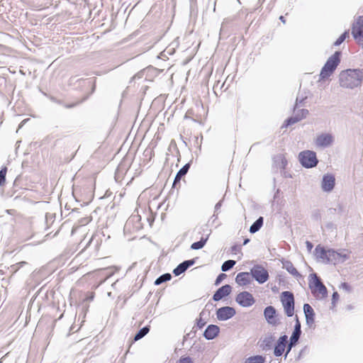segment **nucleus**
<instances>
[{
  "label": "nucleus",
  "mask_w": 363,
  "mask_h": 363,
  "mask_svg": "<svg viewBox=\"0 0 363 363\" xmlns=\"http://www.w3.org/2000/svg\"><path fill=\"white\" fill-rule=\"evenodd\" d=\"M363 81V69H348L343 70L339 75L340 86L346 89H354L361 85Z\"/></svg>",
  "instance_id": "1"
},
{
  "label": "nucleus",
  "mask_w": 363,
  "mask_h": 363,
  "mask_svg": "<svg viewBox=\"0 0 363 363\" xmlns=\"http://www.w3.org/2000/svg\"><path fill=\"white\" fill-rule=\"evenodd\" d=\"M341 52L336 51L326 61L320 73V80L330 77L340 62Z\"/></svg>",
  "instance_id": "2"
},
{
  "label": "nucleus",
  "mask_w": 363,
  "mask_h": 363,
  "mask_svg": "<svg viewBox=\"0 0 363 363\" xmlns=\"http://www.w3.org/2000/svg\"><path fill=\"white\" fill-rule=\"evenodd\" d=\"M308 286L314 296L317 293L320 294L322 298H325L328 296L327 288L315 273L311 274L308 276Z\"/></svg>",
  "instance_id": "3"
},
{
  "label": "nucleus",
  "mask_w": 363,
  "mask_h": 363,
  "mask_svg": "<svg viewBox=\"0 0 363 363\" xmlns=\"http://www.w3.org/2000/svg\"><path fill=\"white\" fill-rule=\"evenodd\" d=\"M281 302L284 312L288 317H291L294 313V296L291 291H283L281 294Z\"/></svg>",
  "instance_id": "4"
},
{
  "label": "nucleus",
  "mask_w": 363,
  "mask_h": 363,
  "mask_svg": "<svg viewBox=\"0 0 363 363\" xmlns=\"http://www.w3.org/2000/svg\"><path fill=\"white\" fill-rule=\"evenodd\" d=\"M301 165L306 168H312L317 165L318 160L316 153L311 150L302 151L298 155Z\"/></svg>",
  "instance_id": "5"
},
{
  "label": "nucleus",
  "mask_w": 363,
  "mask_h": 363,
  "mask_svg": "<svg viewBox=\"0 0 363 363\" xmlns=\"http://www.w3.org/2000/svg\"><path fill=\"white\" fill-rule=\"evenodd\" d=\"M252 277L259 284L265 283L269 279L268 271L262 265L256 264L250 270Z\"/></svg>",
  "instance_id": "6"
},
{
  "label": "nucleus",
  "mask_w": 363,
  "mask_h": 363,
  "mask_svg": "<svg viewBox=\"0 0 363 363\" xmlns=\"http://www.w3.org/2000/svg\"><path fill=\"white\" fill-rule=\"evenodd\" d=\"M352 35L357 43L363 48V16H359L352 24Z\"/></svg>",
  "instance_id": "7"
},
{
  "label": "nucleus",
  "mask_w": 363,
  "mask_h": 363,
  "mask_svg": "<svg viewBox=\"0 0 363 363\" xmlns=\"http://www.w3.org/2000/svg\"><path fill=\"white\" fill-rule=\"evenodd\" d=\"M197 230L198 233L201 234V237L199 241L195 242L191 245V249L195 250H200L203 247L211 234V230L208 229L207 225H203L199 227Z\"/></svg>",
  "instance_id": "8"
},
{
  "label": "nucleus",
  "mask_w": 363,
  "mask_h": 363,
  "mask_svg": "<svg viewBox=\"0 0 363 363\" xmlns=\"http://www.w3.org/2000/svg\"><path fill=\"white\" fill-rule=\"evenodd\" d=\"M264 316L267 323L272 326H277L280 323L278 314L274 306H267L264 309Z\"/></svg>",
  "instance_id": "9"
},
{
  "label": "nucleus",
  "mask_w": 363,
  "mask_h": 363,
  "mask_svg": "<svg viewBox=\"0 0 363 363\" xmlns=\"http://www.w3.org/2000/svg\"><path fill=\"white\" fill-rule=\"evenodd\" d=\"M235 301L242 307H250L255 302L252 295L246 291L239 293L235 298Z\"/></svg>",
  "instance_id": "10"
},
{
  "label": "nucleus",
  "mask_w": 363,
  "mask_h": 363,
  "mask_svg": "<svg viewBox=\"0 0 363 363\" xmlns=\"http://www.w3.org/2000/svg\"><path fill=\"white\" fill-rule=\"evenodd\" d=\"M235 313L236 311L234 308L230 306H223L219 308L216 311V317L218 320L224 321L233 318Z\"/></svg>",
  "instance_id": "11"
},
{
  "label": "nucleus",
  "mask_w": 363,
  "mask_h": 363,
  "mask_svg": "<svg viewBox=\"0 0 363 363\" xmlns=\"http://www.w3.org/2000/svg\"><path fill=\"white\" fill-rule=\"evenodd\" d=\"M333 142L334 137L331 133H322L315 140V145L322 148L330 146Z\"/></svg>",
  "instance_id": "12"
},
{
  "label": "nucleus",
  "mask_w": 363,
  "mask_h": 363,
  "mask_svg": "<svg viewBox=\"0 0 363 363\" xmlns=\"http://www.w3.org/2000/svg\"><path fill=\"white\" fill-rule=\"evenodd\" d=\"M335 178L332 174H324L321 182L322 190L325 192H330L335 187Z\"/></svg>",
  "instance_id": "13"
},
{
  "label": "nucleus",
  "mask_w": 363,
  "mask_h": 363,
  "mask_svg": "<svg viewBox=\"0 0 363 363\" xmlns=\"http://www.w3.org/2000/svg\"><path fill=\"white\" fill-rule=\"evenodd\" d=\"M287 339L288 336L284 335L277 340L274 348V355L275 357H280L283 354L287 345Z\"/></svg>",
  "instance_id": "14"
},
{
  "label": "nucleus",
  "mask_w": 363,
  "mask_h": 363,
  "mask_svg": "<svg viewBox=\"0 0 363 363\" xmlns=\"http://www.w3.org/2000/svg\"><path fill=\"white\" fill-rule=\"evenodd\" d=\"M328 257L325 261V264H336L337 262H343L347 257L346 255H342L340 253L333 249L328 250Z\"/></svg>",
  "instance_id": "15"
},
{
  "label": "nucleus",
  "mask_w": 363,
  "mask_h": 363,
  "mask_svg": "<svg viewBox=\"0 0 363 363\" xmlns=\"http://www.w3.org/2000/svg\"><path fill=\"white\" fill-rule=\"evenodd\" d=\"M275 341V337L272 334H269L261 338L258 342L259 347L263 351H269L272 350Z\"/></svg>",
  "instance_id": "16"
},
{
  "label": "nucleus",
  "mask_w": 363,
  "mask_h": 363,
  "mask_svg": "<svg viewBox=\"0 0 363 363\" xmlns=\"http://www.w3.org/2000/svg\"><path fill=\"white\" fill-rule=\"evenodd\" d=\"M232 291V287L229 284H225L220 287L213 295V300L218 301L225 296H228Z\"/></svg>",
  "instance_id": "17"
},
{
  "label": "nucleus",
  "mask_w": 363,
  "mask_h": 363,
  "mask_svg": "<svg viewBox=\"0 0 363 363\" xmlns=\"http://www.w3.org/2000/svg\"><path fill=\"white\" fill-rule=\"evenodd\" d=\"M220 328L216 325H209L203 333V337L208 340H211L217 337L219 334Z\"/></svg>",
  "instance_id": "18"
},
{
  "label": "nucleus",
  "mask_w": 363,
  "mask_h": 363,
  "mask_svg": "<svg viewBox=\"0 0 363 363\" xmlns=\"http://www.w3.org/2000/svg\"><path fill=\"white\" fill-rule=\"evenodd\" d=\"M301 335V325L297 315H296V323L294 328V331L290 337L289 341L291 343L297 344Z\"/></svg>",
  "instance_id": "19"
},
{
  "label": "nucleus",
  "mask_w": 363,
  "mask_h": 363,
  "mask_svg": "<svg viewBox=\"0 0 363 363\" xmlns=\"http://www.w3.org/2000/svg\"><path fill=\"white\" fill-rule=\"evenodd\" d=\"M252 275L248 272H240L235 277V282L240 286H246L251 283Z\"/></svg>",
  "instance_id": "20"
},
{
  "label": "nucleus",
  "mask_w": 363,
  "mask_h": 363,
  "mask_svg": "<svg viewBox=\"0 0 363 363\" xmlns=\"http://www.w3.org/2000/svg\"><path fill=\"white\" fill-rule=\"evenodd\" d=\"M194 259H188L182 262L179 264L177 265L176 268L173 270V274L175 276H179L184 273L188 268L191 267L194 264Z\"/></svg>",
  "instance_id": "21"
},
{
  "label": "nucleus",
  "mask_w": 363,
  "mask_h": 363,
  "mask_svg": "<svg viewBox=\"0 0 363 363\" xmlns=\"http://www.w3.org/2000/svg\"><path fill=\"white\" fill-rule=\"evenodd\" d=\"M315 256L317 259L325 264V261L328 257V250H325L323 247H321L320 245H318L315 247Z\"/></svg>",
  "instance_id": "22"
},
{
  "label": "nucleus",
  "mask_w": 363,
  "mask_h": 363,
  "mask_svg": "<svg viewBox=\"0 0 363 363\" xmlns=\"http://www.w3.org/2000/svg\"><path fill=\"white\" fill-rule=\"evenodd\" d=\"M190 168L189 163L184 164L177 173L173 182V187H176L177 184H179L183 177H184Z\"/></svg>",
  "instance_id": "23"
},
{
  "label": "nucleus",
  "mask_w": 363,
  "mask_h": 363,
  "mask_svg": "<svg viewBox=\"0 0 363 363\" xmlns=\"http://www.w3.org/2000/svg\"><path fill=\"white\" fill-rule=\"evenodd\" d=\"M282 264H283V268L285 269L291 275H293L296 277H301L300 273L294 267V265L291 261L284 260V261H282Z\"/></svg>",
  "instance_id": "24"
},
{
  "label": "nucleus",
  "mask_w": 363,
  "mask_h": 363,
  "mask_svg": "<svg viewBox=\"0 0 363 363\" xmlns=\"http://www.w3.org/2000/svg\"><path fill=\"white\" fill-rule=\"evenodd\" d=\"M264 218L263 217H259L250 227V232L251 233H255L259 230L263 225Z\"/></svg>",
  "instance_id": "25"
},
{
  "label": "nucleus",
  "mask_w": 363,
  "mask_h": 363,
  "mask_svg": "<svg viewBox=\"0 0 363 363\" xmlns=\"http://www.w3.org/2000/svg\"><path fill=\"white\" fill-rule=\"evenodd\" d=\"M301 117H299L298 116V113H294V116H291V117H289L288 118L284 123L282 125L281 128H286L289 125H291L294 123H296L298 122H299L300 121H301Z\"/></svg>",
  "instance_id": "26"
},
{
  "label": "nucleus",
  "mask_w": 363,
  "mask_h": 363,
  "mask_svg": "<svg viewBox=\"0 0 363 363\" xmlns=\"http://www.w3.org/2000/svg\"><path fill=\"white\" fill-rule=\"evenodd\" d=\"M301 117H299L298 116V113H294V116H291V117H289L288 118L284 123L282 125L281 128H286L289 125H291L294 123H296L298 122H299L300 121H301Z\"/></svg>",
  "instance_id": "27"
},
{
  "label": "nucleus",
  "mask_w": 363,
  "mask_h": 363,
  "mask_svg": "<svg viewBox=\"0 0 363 363\" xmlns=\"http://www.w3.org/2000/svg\"><path fill=\"white\" fill-rule=\"evenodd\" d=\"M265 357L262 355H255L247 358L243 363H264Z\"/></svg>",
  "instance_id": "28"
},
{
  "label": "nucleus",
  "mask_w": 363,
  "mask_h": 363,
  "mask_svg": "<svg viewBox=\"0 0 363 363\" xmlns=\"http://www.w3.org/2000/svg\"><path fill=\"white\" fill-rule=\"evenodd\" d=\"M150 331L149 326H145L142 328L139 331L135 334L134 337V340L138 341L145 337Z\"/></svg>",
  "instance_id": "29"
},
{
  "label": "nucleus",
  "mask_w": 363,
  "mask_h": 363,
  "mask_svg": "<svg viewBox=\"0 0 363 363\" xmlns=\"http://www.w3.org/2000/svg\"><path fill=\"white\" fill-rule=\"evenodd\" d=\"M172 279V275L169 273H165L160 276L158 278L156 279L155 281V285H160L162 283H164L167 281H169Z\"/></svg>",
  "instance_id": "30"
},
{
  "label": "nucleus",
  "mask_w": 363,
  "mask_h": 363,
  "mask_svg": "<svg viewBox=\"0 0 363 363\" xmlns=\"http://www.w3.org/2000/svg\"><path fill=\"white\" fill-rule=\"evenodd\" d=\"M235 264L236 262L233 259H228L227 261H225L221 266V270L223 272H228L230 269H231Z\"/></svg>",
  "instance_id": "31"
},
{
  "label": "nucleus",
  "mask_w": 363,
  "mask_h": 363,
  "mask_svg": "<svg viewBox=\"0 0 363 363\" xmlns=\"http://www.w3.org/2000/svg\"><path fill=\"white\" fill-rule=\"evenodd\" d=\"M303 313L306 318L315 316L314 310L308 303L303 305Z\"/></svg>",
  "instance_id": "32"
},
{
  "label": "nucleus",
  "mask_w": 363,
  "mask_h": 363,
  "mask_svg": "<svg viewBox=\"0 0 363 363\" xmlns=\"http://www.w3.org/2000/svg\"><path fill=\"white\" fill-rule=\"evenodd\" d=\"M349 37V30H345L333 43L334 46H339Z\"/></svg>",
  "instance_id": "33"
},
{
  "label": "nucleus",
  "mask_w": 363,
  "mask_h": 363,
  "mask_svg": "<svg viewBox=\"0 0 363 363\" xmlns=\"http://www.w3.org/2000/svg\"><path fill=\"white\" fill-rule=\"evenodd\" d=\"M6 172L7 168L6 167H2L0 170V186L5 183Z\"/></svg>",
  "instance_id": "34"
},
{
  "label": "nucleus",
  "mask_w": 363,
  "mask_h": 363,
  "mask_svg": "<svg viewBox=\"0 0 363 363\" xmlns=\"http://www.w3.org/2000/svg\"><path fill=\"white\" fill-rule=\"evenodd\" d=\"M205 315V312L203 311L201 312L200 313V317L197 320V327L199 328H202L206 324V321L203 318V316Z\"/></svg>",
  "instance_id": "35"
},
{
  "label": "nucleus",
  "mask_w": 363,
  "mask_h": 363,
  "mask_svg": "<svg viewBox=\"0 0 363 363\" xmlns=\"http://www.w3.org/2000/svg\"><path fill=\"white\" fill-rule=\"evenodd\" d=\"M294 113H298V116L299 117H301V119H303L305 118H306V116H308V111L307 109H300V110H297V108L296 109V111H294Z\"/></svg>",
  "instance_id": "36"
},
{
  "label": "nucleus",
  "mask_w": 363,
  "mask_h": 363,
  "mask_svg": "<svg viewBox=\"0 0 363 363\" xmlns=\"http://www.w3.org/2000/svg\"><path fill=\"white\" fill-rule=\"evenodd\" d=\"M296 345V343H291V341H288L287 340V345H286V353L284 354V358L286 359L288 356V354L290 352V351L291 350V349L295 347Z\"/></svg>",
  "instance_id": "37"
},
{
  "label": "nucleus",
  "mask_w": 363,
  "mask_h": 363,
  "mask_svg": "<svg viewBox=\"0 0 363 363\" xmlns=\"http://www.w3.org/2000/svg\"><path fill=\"white\" fill-rule=\"evenodd\" d=\"M140 220V217L139 216H132L126 222L125 228H127L130 223L134 221H138Z\"/></svg>",
  "instance_id": "38"
},
{
  "label": "nucleus",
  "mask_w": 363,
  "mask_h": 363,
  "mask_svg": "<svg viewBox=\"0 0 363 363\" xmlns=\"http://www.w3.org/2000/svg\"><path fill=\"white\" fill-rule=\"evenodd\" d=\"M226 277H227V275H226L225 274H223V273L220 274L217 277V278H216V281H215V285H218V284H220V282H221L224 279H225V278H226Z\"/></svg>",
  "instance_id": "39"
},
{
  "label": "nucleus",
  "mask_w": 363,
  "mask_h": 363,
  "mask_svg": "<svg viewBox=\"0 0 363 363\" xmlns=\"http://www.w3.org/2000/svg\"><path fill=\"white\" fill-rule=\"evenodd\" d=\"M315 322V316L306 318V323L308 327H311Z\"/></svg>",
  "instance_id": "40"
},
{
  "label": "nucleus",
  "mask_w": 363,
  "mask_h": 363,
  "mask_svg": "<svg viewBox=\"0 0 363 363\" xmlns=\"http://www.w3.org/2000/svg\"><path fill=\"white\" fill-rule=\"evenodd\" d=\"M339 299V294L337 291L333 292L332 295V305L334 306L335 305V303Z\"/></svg>",
  "instance_id": "41"
},
{
  "label": "nucleus",
  "mask_w": 363,
  "mask_h": 363,
  "mask_svg": "<svg viewBox=\"0 0 363 363\" xmlns=\"http://www.w3.org/2000/svg\"><path fill=\"white\" fill-rule=\"evenodd\" d=\"M179 363H193L192 359L189 357H181Z\"/></svg>",
  "instance_id": "42"
},
{
  "label": "nucleus",
  "mask_w": 363,
  "mask_h": 363,
  "mask_svg": "<svg viewBox=\"0 0 363 363\" xmlns=\"http://www.w3.org/2000/svg\"><path fill=\"white\" fill-rule=\"evenodd\" d=\"M304 100H305V98L299 99L298 96L296 98V104L294 108V111H296V109L298 108V105L302 104Z\"/></svg>",
  "instance_id": "43"
},
{
  "label": "nucleus",
  "mask_w": 363,
  "mask_h": 363,
  "mask_svg": "<svg viewBox=\"0 0 363 363\" xmlns=\"http://www.w3.org/2000/svg\"><path fill=\"white\" fill-rule=\"evenodd\" d=\"M341 288L345 289L347 291H350V289H351L350 286L346 282L341 284Z\"/></svg>",
  "instance_id": "44"
},
{
  "label": "nucleus",
  "mask_w": 363,
  "mask_h": 363,
  "mask_svg": "<svg viewBox=\"0 0 363 363\" xmlns=\"http://www.w3.org/2000/svg\"><path fill=\"white\" fill-rule=\"evenodd\" d=\"M306 245L307 250L308 251H311L313 247V245L310 241H306Z\"/></svg>",
  "instance_id": "45"
},
{
  "label": "nucleus",
  "mask_w": 363,
  "mask_h": 363,
  "mask_svg": "<svg viewBox=\"0 0 363 363\" xmlns=\"http://www.w3.org/2000/svg\"><path fill=\"white\" fill-rule=\"evenodd\" d=\"M231 250L232 252L236 253L237 252H239L240 251V246H238V245H233L232 247H231Z\"/></svg>",
  "instance_id": "46"
},
{
  "label": "nucleus",
  "mask_w": 363,
  "mask_h": 363,
  "mask_svg": "<svg viewBox=\"0 0 363 363\" xmlns=\"http://www.w3.org/2000/svg\"><path fill=\"white\" fill-rule=\"evenodd\" d=\"M222 206V201H218L215 206V212H217Z\"/></svg>",
  "instance_id": "47"
},
{
  "label": "nucleus",
  "mask_w": 363,
  "mask_h": 363,
  "mask_svg": "<svg viewBox=\"0 0 363 363\" xmlns=\"http://www.w3.org/2000/svg\"><path fill=\"white\" fill-rule=\"evenodd\" d=\"M279 20L283 23H286V20L284 18V17L283 16H281L279 17Z\"/></svg>",
  "instance_id": "48"
},
{
  "label": "nucleus",
  "mask_w": 363,
  "mask_h": 363,
  "mask_svg": "<svg viewBox=\"0 0 363 363\" xmlns=\"http://www.w3.org/2000/svg\"><path fill=\"white\" fill-rule=\"evenodd\" d=\"M249 242H250V239L249 238H245L244 240V241H243V245H247Z\"/></svg>",
  "instance_id": "49"
},
{
  "label": "nucleus",
  "mask_w": 363,
  "mask_h": 363,
  "mask_svg": "<svg viewBox=\"0 0 363 363\" xmlns=\"http://www.w3.org/2000/svg\"><path fill=\"white\" fill-rule=\"evenodd\" d=\"M74 106V104H69V105H66L65 107L67 108H72Z\"/></svg>",
  "instance_id": "50"
},
{
  "label": "nucleus",
  "mask_w": 363,
  "mask_h": 363,
  "mask_svg": "<svg viewBox=\"0 0 363 363\" xmlns=\"http://www.w3.org/2000/svg\"><path fill=\"white\" fill-rule=\"evenodd\" d=\"M27 120H28V119H26V120H23V121L21 122V125L19 126V128H21V127L23 125V123H24Z\"/></svg>",
  "instance_id": "51"
},
{
  "label": "nucleus",
  "mask_w": 363,
  "mask_h": 363,
  "mask_svg": "<svg viewBox=\"0 0 363 363\" xmlns=\"http://www.w3.org/2000/svg\"><path fill=\"white\" fill-rule=\"evenodd\" d=\"M258 1L259 4H262L264 1V0H258Z\"/></svg>",
  "instance_id": "52"
},
{
  "label": "nucleus",
  "mask_w": 363,
  "mask_h": 363,
  "mask_svg": "<svg viewBox=\"0 0 363 363\" xmlns=\"http://www.w3.org/2000/svg\"><path fill=\"white\" fill-rule=\"evenodd\" d=\"M25 263H26V262H20L19 264H20L21 265H23V264H25Z\"/></svg>",
  "instance_id": "53"
},
{
  "label": "nucleus",
  "mask_w": 363,
  "mask_h": 363,
  "mask_svg": "<svg viewBox=\"0 0 363 363\" xmlns=\"http://www.w3.org/2000/svg\"><path fill=\"white\" fill-rule=\"evenodd\" d=\"M213 217H215V218H217V216H216V214H213Z\"/></svg>",
  "instance_id": "54"
}]
</instances>
